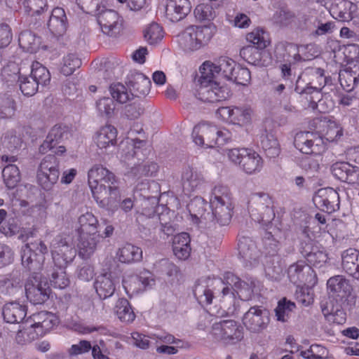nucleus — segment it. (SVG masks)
Wrapping results in <instances>:
<instances>
[{
  "mask_svg": "<svg viewBox=\"0 0 359 359\" xmlns=\"http://www.w3.org/2000/svg\"><path fill=\"white\" fill-rule=\"evenodd\" d=\"M215 280L214 281V290L213 292L208 288V282L206 280H201L196 284L194 289V294L198 303L201 305L210 304L212 303V298L215 297V292L217 291L215 289Z\"/></svg>",
  "mask_w": 359,
  "mask_h": 359,
  "instance_id": "e433bc0d",
  "label": "nucleus"
},
{
  "mask_svg": "<svg viewBox=\"0 0 359 359\" xmlns=\"http://www.w3.org/2000/svg\"><path fill=\"white\" fill-rule=\"evenodd\" d=\"M322 135L324 142H333L337 141L342 135V129L334 121H328L323 123Z\"/></svg>",
  "mask_w": 359,
  "mask_h": 359,
  "instance_id": "79ce46f5",
  "label": "nucleus"
},
{
  "mask_svg": "<svg viewBox=\"0 0 359 359\" xmlns=\"http://www.w3.org/2000/svg\"><path fill=\"white\" fill-rule=\"evenodd\" d=\"M231 123L245 126L251 122L253 111L248 106L233 107Z\"/></svg>",
  "mask_w": 359,
  "mask_h": 359,
  "instance_id": "37998d69",
  "label": "nucleus"
},
{
  "mask_svg": "<svg viewBox=\"0 0 359 359\" xmlns=\"http://www.w3.org/2000/svg\"><path fill=\"white\" fill-rule=\"evenodd\" d=\"M192 137L196 144L212 148L229 140L231 135L228 130H219L215 126L201 123L194 128Z\"/></svg>",
  "mask_w": 359,
  "mask_h": 359,
  "instance_id": "423d86ee",
  "label": "nucleus"
},
{
  "mask_svg": "<svg viewBox=\"0 0 359 359\" xmlns=\"http://www.w3.org/2000/svg\"><path fill=\"white\" fill-rule=\"evenodd\" d=\"M238 246L239 255L250 266H253L259 255L255 242L248 237H243L240 238Z\"/></svg>",
  "mask_w": 359,
  "mask_h": 359,
  "instance_id": "2f4dec72",
  "label": "nucleus"
},
{
  "mask_svg": "<svg viewBox=\"0 0 359 359\" xmlns=\"http://www.w3.org/2000/svg\"><path fill=\"white\" fill-rule=\"evenodd\" d=\"M339 78L343 88L346 91H351L358 83L359 74L347 68L340 71Z\"/></svg>",
  "mask_w": 359,
  "mask_h": 359,
  "instance_id": "09e8293b",
  "label": "nucleus"
},
{
  "mask_svg": "<svg viewBox=\"0 0 359 359\" xmlns=\"http://www.w3.org/2000/svg\"><path fill=\"white\" fill-rule=\"evenodd\" d=\"M81 65V59L74 53H69L63 58L61 72L65 76H69Z\"/></svg>",
  "mask_w": 359,
  "mask_h": 359,
  "instance_id": "13d9d810",
  "label": "nucleus"
},
{
  "mask_svg": "<svg viewBox=\"0 0 359 359\" xmlns=\"http://www.w3.org/2000/svg\"><path fill=\"white\" fill-rule=\"evenodd\" d=\"M250 72L248 69L236 65L232 73V76L229 80L237 84L246 85L250 81Z\"/></svg>",
  "mask_w": 359,
  "mask_h": 359,
  "instance_id": "680f3d73",
  "label": "nucleus"
},
{
  "mask_svg": "<svg viewBox=\"0 0 359 359\" xmlns=\"http://www.w3.org/2000/svg\"><path fill=\"white\" fill-rule=\"evenodd\" d=\"M95 15L104 34L111 37H116L119 34L122 28V20L117 12L103 8Z\"/></svg>",
  "mask_w": 359,
  "mask_h": 359,
  "instance_id": "ddd939ff",
  "label": "nucleus"
},
{
  "mask_svg": "<svg viewBox=\"0 0 359 359\" xmlns=\"http://www.w3.org/2000/svg\"><path fill=\"white\" fill-rule=\"evenodd\" d=\"M275 55L280 62L294 63L301 60L297 45L287 42H280L275 48Z\"/></svg>",
  "mask_w": 359,
  "mask_h": 359,
  "instance_id": "cd10ccee",
  "label": "nucleus"
},
{
  "mask_svg": "<svg viewBox=\"0 0 359 359\" xmlns=\"http://www.w3.org/2000/svg\"><path fill=\"white\" fill-rule=\"evenodd\" d=\"M20 88L25 95H34L38 90L39 85L29 76L20 78Z\"/></svg>",
  "mask_w": 359,
  "mask_h": 359,
  "instance_id": "774afa93",
  "label": "nucleus"
},
{
  "mask_svg": "<svg viewBox=\"0 0 359 359\" xmlns=\"http://www.w3.org/2000/svg\"><path fill=\"white\" fill-rule=\"evenodd\" d=\"M313 201L318 208L328 213L339 209V194L331 187L318 189L313 197Z\"/></svg>",
  "mask_w": 359,
  "mask_h": 359,
  "instance_id": "dca6fc26",
  "label": "nucleus"
},
{
  "mask_svg": "<svg viewBox=\"0 0 359 359\" xmlns=\"http://www.w3.org/2000/svg\"><path fill=\"white\" fill-rule=\"evenodd\" d=\"M79 233H91L92 232H98V221L97 218L91 213L86 212L81 215L79 218Z\"/></svg>",
  "mask_w": 359,
  "mask_h": 359,
  "instance_id": "de8ad7c7",
  "label": "nucleus"
},
{
  "mask_svg": "<svg viewBox=\"0 0 359 359\" xmlns=\"http://www.w3.org/2000/svg\"><path fill=\"white\" fill-rule=\"evenodd\" d=\"M211 334L217 340L226 344H234L243 338L242 327L233 320H225L214 323Z\"/></svg>",
  "mask_w": 359,
  "mask_h": 359,
  "instance_id": "1a4fd4ad",
  "label": "nucleus"
},
{
  "mask_svg": "<svg viewBox=\"0 0 359 359\" xmlns=\"http://www.w3.org/2000/svg\"><path fill=\"white\" fill-rule=\"evenodd\" d=\"M190 237L187 233L182 232L175 235L172 240V250L180 259H187L191 252Z\"/></svg>",
  "mask_w": 359,
  "mask_h": 359,
  "instance_id": "473e14b6",
  "label": "nucleus"
},
{
  "mask_svg": "<svg viewBox=\"0 0 359 359\" xmlns=\"http://www.w3.org/2000/svg\"><path fill=\"white\" fill-rule=\"evenodd\" d=\"M60 175L58 162L52 155L46 156L41 162L37 180L40 185L46 190H50L57 182Z\"/></svg>",
  "mask_w": 359,
  "mask_h": 359,
  "instance_id": "9d476101",
  "label": "nucleus"
},
{
  "mask_svg": "<svg viewBox=\"0 0 359 359\" xmlns=\"http://www.w3.org/2000/svg\"><path fill=\"white\" fill-rule=\"evenodd\" d=\"M15 102L8 94L0 95V118H10L14 115Z\"/></svg>",
  "mask_w": 359,
  "mask_h": 359,
  "instance_id": "4d7b16f0",
  "label": "nucleus"
},
{
  "mask_svg": "<svg viewBox=\"0 0 359 359\" xmlns=\"http://www.w3.org/2000/svg\"><path fill=\"white\" fill-rule=\"evenodd\" d=\"M110 93L113 99L118 102L124 104L133 98V93L122 83H118L110 86Z\"/></svg>",
  "mask_w": 359,
  "mask_h": 359,
  "instance_id": "603ef678",
  "label": "nucleus"
},
{
  "mask_svg": "<svg viewBox=\"0 0 359 359\" xmlns=\"http://www.w3.org/2000/svg\"><path fill=\"white\" fill-rule=\"evenodd\" d=\"M272 204V200L267 194L255 193L250 197L248 208L255 220L263 224H267L275 217Z\"/></svg>",
  "mask_w": 359,
  "mask_h": 359,
  "instance_id": "6e6552de",
  "label": "nucleus"
},
{
  "mask_svg": "<svg viewBox=\"0 0 359 359\" xmlns=\"http://www.w3.org/2000/svg\"><path fill=\"white\" fill-rule=\"evenodd\" d=\"M287 275L290 280L297 286L310 283L315 276L311 266L305 264L302 261L290 265L287 270Z\"/></svg>",
  "mask_w": 359,
  "mask_h": 359,
  "instance_id": "a211bd4d",
  "label": "nucleus"
},
{
  "mask_svg": "<svg viewBox=\"0 0 359 359\" xmlns=\"http://www.w3.org/2000/svg\"><path fill=\"white\" fill-rule=\"evenodd\" d=\"M69 135L68 127L65 125L56 124L49 131L46 140L39 147V151L42 154L48 152L53 149L55 145L62 140L67 138Z\"/></svg>",
  "mask_w": 359,
  "mask_h": 359,
  "instance_id": "393cba45",
  "label": "nucleus"
},
{
  "mask_svg": "<svg viewBox=\"0 0 359 359\" xmlns=\"http://www.w3.org/2000/svg\"><path fill=\"white\" fill-rule=\"evenodd\" d=\"M253 283H248L231 272H226L223 279H216L215 289L217 290L215 297L227 311H233L237 295L241 300H248L253 293Z\"/></svg>",
  "mask_w": 359,
  "mask_h": 359,
  "instance_id": "20e7f679",
  "label": "nucleus"
},
{
  "mask_svg": "<svg viewBox=\"0 0 359 359\" xmlns=\"http://www.w3.org/2000/svg\"><path fill=\"white\" fill-rule=\"evenodd\" d=\"M50 248L54 266L46 267L45 273L53 287L64 289L69 283L65 269L76 255L72 238L66 234H58L50 242Z\"/></svg>",
  "mask_w": 359,
  "mask_h": 359,
  "instance_id": "f03ea898",
  "label": "nucleus"
},
{
  "mask_svg": "<svg viewBox=\"0 0 359 359\" xmlns=\"http://www.w3.org/2000/svg\"><path fill=\"white\" fill-rule=\"evenodd\" d=\"M182 182L184 191L189 193L201 189L205 183L203 175L189 167L184 169L182 174Z\"/></svg>",
  "mask_w": 359,
  "mask_h": 359,
  "instance_id": "bb28decb",
  "label": "nucleus"
},
{
  "mask_svg": "<svg viewBox=\"0 0 359 359\" xmlns=\"http://www.w3.org/2000/svg\"><path fill=\"white\" fill-rule=\"evenodd\" d=\"M215 27L190 26L177 36V43L187 53H192L205 46L213 36Z\"/></svg>",
  "mask_w": 359,
  "mask_h": 359,
  "instance_id": "39448f33",
  "label": "nucleus"
},
{
  "mask_svg": "<svg viewBox=\"0 0 359 359\" xmlns=\"http://www.w3.org/2000/svg\"><path fill=\"white\" fill-rule=\"evenodd\" d=\"M117 130L111 126L102 127L95 135L94 142L102 153H105L116 143Z\"/></svg>",
  "mask_w": 359,
  "mask_h": 359,
  "instance_id": "5701e85b",
  "label": "nucleus"
},
{
  "mask_svg": "<svg viewBox=\"0 0 359 359\" xmlns=\"http://www.w3.org/2000/svg\"><path fill=\"white\" fill-rule=\"evenodd\" d=\"M21 260L22 266L32 272L31 275H39L42 269L45 257L32 251L30 245L26 244L22 249Z\"/></svg>",
  "mask_w": 359,
  "mask_h": 359,
  "instance_id": "b1692460",
  "label": "nucleus"
},
{
  "mask_svg": "<svg viewBox=\"0 0 359 359\" xmlns=\"http://www.w3.org/2000/svg\"><path fill=\"white\" fill-rule=\"evenodd\" d=\"M269 323L268 311L260 306L250 307L243 317V323L250 332L259 333L264 330Z\"/></svg>",
  "mask_w": 359,
  "mask_h": 359,
  "instance_id": "2eb2a0df",
  "label": "nucleus"
},
{
  "mask_svg": "<svg viewBox=\"0 0 359 359\" xmlns=\"http://www.w3.org/2000/svg\"><path fill=\"white\" fill-rule=\"evenodd\" d=\"M48 28L55 36H62L67 31L68 26L67 18L65 10L56 7L51 11L48 23Z\"/></svg>",
  "mask_w": 359,
  "mask_h": 359,
  "instance_id": "a878e982",
  "label": "nucleus"
},
{
  "mask_svg": "<svg viewBox=\"0 0 359 359\" xmlns=\"http://www.w3.org/2000/svg\"><path fill=\"white\" fill-rule=\"evenodd\" d=\"M294 146L301 152L306 154H318L325 150V142L316 133L300 132L296 134L294 140Z\"/></svg>",
  "mask_w": 359,
  "mask_h": 359,
  "instance_id": "f8f14e48",
  "label": "nucleus"
},
{
  "mask_svg": "<svg viewBox=\"0 0 359 359\" xmlns=\"http://www.w3.org/2000/svg\"><path fill=\"white\" fill-rule=\"evenodd\" d=\"M4 181L8 189L15 188L21 180L18 167L14 164H8L2 171Z\"/></svg>",
  "mask_w": 359,
  "mask_h": 359,
  "instance_id": "a19ab883",
  "label": "nucleus"
},
{
  "mask_svg": "<svg viewBox=\"0 0 359 359\" xmlns=\"http://www.w3.org/2000/svg\"><path fill=\"white\" fill-rule=\"evenodd\" d=\"M150 86L149 79L142 74L135 75L130 81V91L133 93V97L145 96L150 90Z\"/></svg>",
  "mask_w": 359,
  "mask_h": 359,
  "instance_id": "4c0bfd02",
  "label": "nucleus"
},
{
  "mask_svg": "<svg viewBox=\"0 0 359 359\" xmlns=\"http://www.w3.org/2000/svg\"><path fill=\"white\" fill-rule=\"evenodd\" d=\"M96 107L101 116L110 117L114 114L115 104L110 97H102L96 103Z\"/></svg>",
  "mask_w": 359,
  "mask_h": 359,
  "instance_id": "338daca9",
  "label": "nucleus"
},
{
  "mask_svg": "<svg viewBox=\"0 0 359 359\" xmlns=\"http://www.w3.org/2000/svg\"><path fill=\"white\" fill-rule=\"evenodd\" d=\"M329 293L341 304H348V298L351 296L352 286L342 276L331 277L327 283Z\"/></svg>",
  "mask_w": 359,
  "mask_h": 359,
  "instance_id": "f3484780",
  "label": "nucleus"
},
{
  "mask_svg": "<svg viewBox=\"0 0 359 359\" xmlns=\"http://www.w3.org/2000/svg\"><path fill=\"white\" fill-rule=\"evenodd\" d=\"M114 175L100 165L88 171V184L96 202L103 208L112 206L120 198Z\"/></svg>",
  "mask_w": 359,
  "mask_h": 359,
  "instance_id": "7ed1b4c3",
  "label": "nucleus"
},
{
  "mask_svg": "<svg viewBox=\"0 0 359 359\" xmlns=\"http://www.w3.org/2000/svg\"><path fill=\"white\" fill-rule=\"evenodd\" d=\"M35 323L28 330L27 334L30 339L34 340L48 331L55 323V316L49 312L41 311L34 316Z\"/></svg>",
  "mask_w": 359,
  "mask_h": 359,
  "instance_id": "6ab92c4d",
  "label": "nucleus"
},
{
  "mask_svg": "<svg viewBox=\"0 0 359 359\" xmlns=\"http://www.w3.org/2000/svg\"><path fill=\"white\" fill-rule=\"evenodd\" d=\"M300 355L305 359H327L328 351L323 346L313 344L308 350L301 351Z\"/></svg>",
  "mask_w": 359,
  "mask_h": 359,
  "instance_id": "052dcab7",
  "label": "nucleus"
},
{
  "mask_svg": "<svg viewBox=\"0 0 359 359\" xmlns=\"http://www.w3.org/2000/svg\"><path fill=\"white\" fill-rule=\"evenodd\" d=\"M260 142L262 149L269 157L273 158L279 154V143L273 133L266 131L261 135Z\"/></svg>",
  "mask_w": 359,
  "mask_h": 359,
  "instance_id": "58836bf2",
  "label": "nucleus"
},
{
  "mask_svg": "<svg viewBox=\"0 0 359 359\" xmlns=\"http://www.w3.org/2000/svg\"><path fill=\"white\" fill-rule=\"evenodd\" d=\"M240 167L247 174H255L262 168V158L255 151L248 149Z\"/></svg>",
  "mask_w": 359,
  "mask_h": 359,
  "instance_id": "f704fd0d",
  "label": "nucleus"
},
{
  "mask_svg": "<svg viewBox=\"0 0 359 359\" xmlns=\"http://www.w3.org/2000/svg\"><path fill=\"white\" fill-rule=\"evenodd\" d=\"M23 5L25 12L32 16L39 15L47 6L45 0H25Z\"/></svg>",
  "mask_w": 359,
  "mask_h": 359,
  "instance_id": "e2e57ef3",
  "label": "nucleus"
},
{
  "mask_svg": "<svg viewBox=\"0 0 359 359\" xmlns=\"http://www.w3.org/2000/svg\"><path fill=\"white\" fill-rule=\"evenodd\" d=\"M210 204L212 215L206 212L207 203L201 198H194L187 208L191 215L196 219L206 221L212 218L221 226L229 224L233 210L232 194L229 187L215 185L211 191Z\"/></svg>",
  "mask_w": 359,
  "mask_h": 359,
  "instance_id": "f257e3e1",
  "label": "nucleus"
},
{
  "mask_svg": "<svg viewBox=\"0 0 359 359\" xmlns=\"http://www.w3.org/2000/svg\"><path fill=\"white\" fill-rule=\"evenodd\" d=\"M255 46H247L240 50V55L246 62L254 65H259L261 62L262 52Z\"/></svg>",
  "mask_w": 359,
  "mask_h": 359,
  "instance_id": "6e6d98bb",
  "label": "nucleus"
},
{
  "mask_svg": "<svg viewBox=\"0 0 359 359\" xmlns=\"http://www.w3.org/2000/svg\"><path fill=\"white\" fill-rule=\"evenodd\" d=\"M345 304H337L334 305L333 301L330 300L326 304L322 305V312L327 321L341 325L346 321V313L342 306Z\"/></svg>",
  "mask_w": 359,
  "mask_h": 359,
  "instance_id": "c756f323",
  "label": "nucleus"
},
{
  "mask_svg": "<svg viewBox=\"0 0 359 359\" xmlns=\"http://www.w3.org/2000/svg\"><path fill=\"white\" fill-rule=\"evenodd\" d=\"M26 296L34 304H40L49 298L50 287L39 275H31L25 284Z\"/></svg>",
  "mask_w": 359,
  "mask_h": 359,
  "instance_id": "9b49d317",
  "label": "nucleus"
},
{
  "mask_svg": "<svg viewBox=\"0 0 359 359\" xmlns=\"http://www.w3.org/2000/svg\"><path fill=\"white\" fill-rule=\"evenodd\" d=\"M26 308L17 302L6 304L2 310L4 319L8 323H18L26 316Z\"/></svg>",
  "mask_w": 359,
  "mask_h": 359,
  "instance_id": "7c9ffc66",
  "label": "nucleus"
},
{
  "mask_svg": "<svg viewBox=\"0 0 359 359\" xmlns=\"http://www.w3.org/2000/svg\"><path fill=\"white\" fill-rule=\"evenodd\" d=\"M305 74L311 77V81L299 93L304 96V98L309 102V107L312 109H317L320 111H323L322 106L324 101L322 99L323 96L320 90L325 84L324 72L320 68H314L308 69Z\"/></svg>",
  "mask_w": 359,
  "mask_h": 359,
  "instance_id": "0eeeda50",
  "label": "nucleus"
},
{
  "mask_svg": "<svg viewBox=\"0 0 359 359\" xmlns=\"http://www.w3.org/2000/svg\"><path fill=\"white\" fill-rule=\"evenodd\" d=\"M95 287L100 298L106 299L111 297L115 291V285L111 273H105L99 276L95 281Z\"/></svg>",
  "mask_w": 359,
  "mask_h": 359,
  "instance_id": "72a5a7b5",
  "label": "nucleus"
},
{
  "mask_svg": "<svg viewBox=\"0 0 359 359\" xmlns=\"http://www.w3.org/2000/svg\"><path fill=\"white\" fill-rule=\"evenodd\" d=\"M194 13L196 18L199 21H210L216 16L215 11L210 4H198Z\"/></svg>",
  "mask_w": 359,
  "mask_h": 359,
  "instance_id": "bf43d9fd",
  "label": "nucleus"
},
{
  "mask_svg": "<svg viewBox=\"0 0 359 359\" xmlns=\"http://www.w3.org/2000/svg\"><path fill=\"white\" fill-rule=\"evenodd\" d=\"M30 79L34 80L42 86L47 85L50 80V75L46 67L39 62L32 63Z\"/></svg>",
  "mask_w": 359,
  "mask_h": 359,
  "instance_id": "a18cd8bd",
  "label": "nucleus"
},
{
  "mask_svg": "<svg viewBox=\"0 0 359 359\" xmlns=\"http://www.w3.org/2000/svg\"><path fill=\"white\" fill-rule=\"evenodd\" d=\"M104 0H76L78 6L82 11L88 13L97 15L100 12Z\"/></svg>",
  "mask_w": 359,
  "mask_h": 359,
  "instance_id": "69168bd1",
  "label": "nucleus"
},
{
  "mask_svg": "<svg viewBox=\"0 0 359 359\" xmlns=\"http://www.w3.org/2000/svg\"><path fill=\"white\" fill-rule=\"evenodd\" d=\"M189 0H167L165 17L170 21L177 22L184 19L191 11Z\"/></svg>",
  "mask_w": 359,
  "mask_h": 359,
  "instance_id": "4be33fe9",
  "label": "nucleus"
},
{
  "mask_svg": "<svg viewBox=\"0 0 359 359\" xmlns=\"http://www.w3.org/2000/svg\"><path fill=\"white\" fill-rule=\"evenodd\" d=\"M218 71V76L223 77L227 80L232 76L236 63L233 60L222 57L215 63Z\"/></svg>",
  "mask_w": 359,
  "mask_h": 359,
  "instance_id": "5fc2aeb1",
  "label": "nucleus"
},
{
  "mask_svg": "<svg viewBox=\"0 0 359 359\" xmlns=\"http://www.w3.org/2000/svg\"><path fill=\"white\" fill-rule=\"evenodd\" d=\"M114 312L118 319L123 322L129 323L135 319V314L131 309L128 301L126 299H119L116 303Z\"/></svg>",
  "mask_w": 359,
  "mask_h": 359,
  "instance_id": "c03bdc74",
  "label": "nucleus"
},
{
  "mask_svg": "<svg viewBox=\"0 0 359 359\" xmlns=\"http://www.w3.org/2000/svg\"><path fill=\"white\" fill-rule=\"evenodd\" d=\"M18 41L20 46L23 50L32 53L36 51L41 43L40 38L28 30L23 31L20 33Z\"/></svg>",
  "mask_w": 359,
  "mask_h": 359,
  "instance_id": "ea45409f",
  "label": "nucleus"
},
{
  "mask_svg": "<svg viewBox=\"0 0 359 359\" xmlns=\"http://www.w3.org/2000/svg\"><path fill=\"white\" fill-rule=\"evenodd\" d=\"M352 6L353 4L349 1L339 0L336 6L332 8L334 18L340 21H350L352 19L350 11Z\"/></svg>",
  "mask_w": 359,
  "mask_h": 359,
  "instance_id": "49530a36",
  "label": "nucleus"
},
{
  "mask_svg": "<svg viewBox=\"0 0 359 359\" xmlns=\"http://www.w3.org/2000/svg\"><path fill=\"white\" fill-rule=\"evenodd\" d=\"M231 95L229 88L226 86H219L217 82L203 83L197 90V98L208 103H215L226 100Z\"/></svg>",
  "mask_w": 359,
  "mask_h": 359,
  "instance_id": "4468645a",
  "label": "nucleus"
},
{
  "mask_svg": "<svg viewBox=\"0 0 359 359\" xmlns=\"http://www.w3.org/2000/svg\"><path fill=\"white\" fill-rule=\"evenodd\" d=\"M118 260L123 263L139 262L142 258V250L132 244H126L117 252Z\"/></svg>",
  "mask_w": 359,
  "mask_h": 359,
  "instance_id": "c9c22d12",
  "label": "nucleus"
},
{
  "mask_svg": "<svg viewBox=\"0 0 359 359\" xmlns=\"http://www.w3.org/2000/svg\"><path fill=\"white\" fill-rule=\"evenodd\" d=\"M333 175L349 184H359V167L346 162H337L331 167Z\"/></svg>",
  "mask_w": 359,
  "mask_h": 359,
  "instance_id": "412c9836",
  "label": "nucleus"
},
{
  "mask_svg": "<svg viewBox=\"0 0 359 359\" xmlns=\"http://www.w3.org/2000/svg\"><path fill=\"white\" fill-rule=\"evenodd\" d=\"M341 266L350 276L359 280V252L349 248L341 255Z\"/></svg>",
  "mask_w": 359,
  "mask_h": 359,
  "instance_id": "c85d7f7f",
  "label": "nucleus"
},
{
  "mask_svg": "<svg viewBox=\"0 0 359 359\" xmlns=\"http://www.w3.org/2000/svg\"><path fill=\"white\" fill-rule=\"evenodd\" d=\"M201 76L198 81L200 84L215 83L213 79L218 76V71L215 63L205 61L200 67Z\"/></svg>",
  "mask_w": 359,
  "mask_h": 359,
  "instance_id": "3c124183",
  "label": "nucleus"
},
{
  "mask_svg": "<svg viewBox=\"0 0 359 359\" xmlns=\"http://www.w3.org/2000/svg\"><path fill=\"white\" fill-rule=\"evenodd\" d=\"M101 240L98 232L91 233H79L77 244L79 256L83 259H89L96 251Z\"/></svg>",
  "mask_w": 359,
  "mask_h": 359,
  "instance_id": "aec40b11",
  "label": "nucleus"
},
{
  "mask_svg": "<svg viewBox=\"0 0 359 359\" xmlns=\"http://www.w3.org/2000/svg\"><path fill=\"white\" fill-rule=\"evenodd\" d=\"M144 36L149 44H156L163 38V29L158 24L152 22L145 28Z\"/></svg>",
  "mask_w": 359,
  "mask_h": 359,
  "instance_id": "864d4df0",
  "label": "nucleus"
},
{
  "mask_svg": "<svg viewBox=\"0 0 359 359\" xmlns=\"http://www.w3.org/2000/svg\"><path fill=\"white\" fill-rule=\"evenodd\" d=\"M246 39L255 46L258 47V48H264L269 44L265 34L262 29H255L248 33L246 36Z\"/></svg>",
  "mask_w": 359,
  "mask_h": 359,
  "instance_id": "0e129e2a",
  "label": "nucleus"
},
{
  "mask_svg": "<svg viewBox=\"0 0 359 359\" xmlns=\"http://www.w3.org/2000/svg\"><path fill=\"white\" fill-rule=\"evenodd\" d=\"M295 307V304L286 298L280 299L275 309L277 320L281 322L287 321Z\"/></svg>",
  "mask_w": 359,
  "mask_h": 359,
  "instance_id": "8fccbe9b",
  "label": "nucleus"
}]
</instances>
